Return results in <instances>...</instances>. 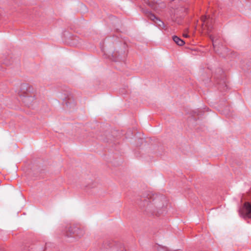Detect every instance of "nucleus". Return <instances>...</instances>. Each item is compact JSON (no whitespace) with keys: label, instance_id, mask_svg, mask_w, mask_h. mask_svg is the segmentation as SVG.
<instances>
[{"label":"nucleus","instance_id":"obj_1","mask_svg":"<svg viewBox=\"0 0 251 251\" xmlns=\"http://www.w3.org/2000/svg\"><path fill=\"white\" fill-rule=\"evenodd\" d=\"M136 203L147 213L159 216L162 214L165 210L167 205V200L165 197L162 195L147 192L137 199Z\"/></svg>","mask_w":251,"mask_h":251},{"label":"nucleus","instance_id":"obj_2","mask_svg":"<svg viewBox=\"0 0 251 251\" xmlns=\"http://www.w3.org/2000/svg\"><path fill=\"white\" fill-rule=\"evenodd\" d=\"M34 91V88L27 83H23L20 86L19 95L23 102L28 107L35 100Z\"/></svg>","mask_w":251,"mask_h":251},{"label":"nucleus","instance_id":"obj_3","mask_svg":"<svg viewBox=\"0 0 251 251\" xmlns=\"http://www.w3.org/2000/svg\"><path fill=\"white\" fill-rule=\"evenodd\" d=\"M100 251H126L124 245L121 242L111 239L103 241Z\"/></svg>","mask_w":251,"mask_h":251},{"label":"nucleus","instance_id":"obj_4","mask_svg":"<svg viewBox=\"0 0 251 251\" xmlns=\"http://www.w3.org/2000/svg\"><path fill=\"white\" fill-rule=\"evenodd\" d=\"M145 3L156 12H159L166 7L165 3L160 2V0H145Z\"/></svg>","mask_w":251,"mask_h":251},{"label":"nucleus","instance_id":"obj_5","mask_svg":"<svg viewBox=\"0 0 251 251\" xmlns=\"http://www.w3.org/2000/svg\"><path fill=\"white\" fill-rule=\"evenodd\" d=\"M148 18L154 22L155 25L158 26L160 29H164L165 30H168L166 27L164 23L160 19H158L153 13L148 10H145L144 11Z\"/></svg>","mask_w":251,"mask_h":251},{"label":"nucleus","instance_id":"obj_6","mask_svg":"<svg viewBox=\"0 0 251 251\" xmlns=\"http://www.w3.org/2000/svg\"><path fill=\"white\" fill-rule=\"evenodd\" d=\"M201 25L202 27V30L207 29L209 31L213 28L214 20L209 16H203L201 19Z\"/></svg>","mask_w":251,"mask_h":251},{"label":"nucleus","instance_id":"obj_7","mask_svg":"<svg viewBox=\"0 0 251 251\" xmlns=\"http://www.w3.org/2000/svg\"><path fill=\"white\" fill-rule=\"evenodd\" d=\"M239 213L244 218H251V203L245 202L243 208L239 209Z\"/></svg>","mask_w":251,"mask_h":251},{"label":"nucleus","instance_id":"obj_8","mask_svg":"<svg viewBox=\"0 0 251 251\" xmlns=\"http://www.w3.org/2000/svg\"><path fill=\"white\" fill-rule=\"evenodd\" d=\"M216 81L219 85L218 89L221 91H225L227 89V85L226 83L225 76L224 74L221 75L220 79L218 76L216 77Z\"/></svg>","mask_w":251,"mask_h":251},{"label":"nucleus","instance_id":"obj_9","mask_svg":"<svg viewBox=\"0 0 251 251\" xmlns=\"http://www.w3.org/2000/svg\"><path fill=\"white\" fill-rule=\"evenodd\" d=\"M63 102L67 106L70 108H73L75 105V101L72 95L69 94L63 98Z\"/></svg>","mask_w":251,"mask_h":251},{"label":"nucleus","instance_id":"obj_10","mask_svg":"<svg viewBox=\"0 0 251 251\" xmlns=\"http://www.w3.org/2000/svg\"><path fill=\"white\" fill-rule=\"evenodd\" d=\"M77 226H70L66 227L65 229L66 235L67 237H74L75 232L76 231Z\"/></svg>","mask_w":251,"mask_h":251},{"label":"nucleus","instance_id":"obj_11","mask_svg":"<svg viewBox=\"0 0 251 251\" xmlns=\"http://www.w3.org/2000/svg\"><path fill=\"white\" fill-rule=\"evenodd\" d=\"M76 231L75 232L74 237L76 236L78 238H81L85 234V231L83 229L80 228L79 226H77L75 230Z\"/></svg>","mask_w":251,"mask_h":251},{"label":"nucleus","instance_id":"obj_12","mask_svg":"<svg viewBox=\"0 0 251 251\" xmlns=\"http://www.w3.org/2000/svg\"><path fill=\"white\" fill-rule=\"evenodd\" d=\"M173 41L179 46H183L185 43V41L181 39L179 37L177 36H173Z\"/></svg>","mask_w":251,"mask_h":251},{"label":"nucleus","instance_id":"obj_13","mask_svg":"<svg viewBox=\"0 0 251 251\" xmlns=\"http://www.w3.org/2000/svg\"><path fill=\"white\" fill-rule=\"evenodd\" d=\"M157 250V251H180L179 250H171L169 249H168L167 247H165V246H162L161 245H158Z\"/></svg>","mask_w":251,"mask_h":251},{"label":"nucleus","instance_id":"obj_14","mask_svg":"<svg viewBox=\"0 0 251 251\" xmlns=\"http://www.w3.org/2000/svg\"><path fill=\"white\" fill-rule=\"evenodd\" d=\"M185 13H184L182 15H180L179 17L177 16V14L175 13L174 17L173 19L175 20V22H176L178 24H180V21L182 19V17L184 16Z\"/></svg>","mask_w":251,"mask_h":251},{"label":"nucleus","instance_id":"obj_15","mask_svg":"<svg viewBox=\"0 0 251 251\" xmlns=\"http://www.w3.org/2000/svg\"><path fill=\"white\" fill-rule=\"evenodd\" d=\"M201 115V111L199 109L193 111L191 113V116L193 117V118L195 120H196V118H195V116L196 115L200 116Z\"/></svg>","mask_w":251,"mask_h":251},{"label":"nucleus","instance_id":"obj_16","mask_svg":"<svg viewBox=\"0 0 251 251\" xmlns=\"http://www.w3.org/2000/svg\"><path fill=\"white\" fill-rule=\"evenodd\" d=\"M209 37L212 42L214 48L215 49L217 46V40H215L214 37L211 35H209Z\"/></svg>","mask_w":251,"mask_h":251},{"label":"nucleus","instance_id":"obj_17","mask_svg":"<svg viewBox=\"0 0 251 251\" xmlns=\"http://www.w3.org/2000/svg\"><path fill=\"white\" fill-rule=\"evenodd\" d=\"M29 244L26 243L25 244L23 247L22 250H23L24 251H29Z\"/></svg>","mask_w":251,"mask_h":251},{"label":"nucleus","instance_id":"obj_18","mask_svg":"<svg viewBox=\"0 0 251 251\" xmlns=\"http://www.w3.org/2000/svg\"><path fill=\"white\" fill-rule=\"evenodd\" d=\"M188 33L189 32H184L183 34V37L185 38H189L190 37V35Z\"/></svg>","mask_w":251,"mask_h":251},{"label":"nucleus","instance_id":"obj_19","mask_svg":"<svg viewBox=\"0 0 251 251\" xmlns=\"http://www.w3.org/2000/svg\"><path fill=\"white\" fill-rule=\"evenodd\" d=\"M181 10V11H184V12H185V13H186V12H187V9L186 8L181 7V10Z\"/></svg>","mask_w":251,"mask_h":251},{"label":"nucleus","instance_id":"obj_20","mask_svg":"<svg viewBox=\"0 0 251 251\" xmlns=\"http://www.w3.org/2000/svg\"><path fill=\"white\" fill-rule=\"evenodd\" d=\"M0 251H4L3 250L0 249Z\"/></svg>","mask_w":251,"mask_h":251},{"label":"nucleus","instance_id":"obj_21","mask_svg":"<svg viewBox=\"0 0 251 251\" xmlns=\"http://www.w3.org/2000/svg\"><path fill=\"white\" fill-rule=\"evenodd\" d=\"M221 71L223 73V71L222 70H219V72H221Z\"/></svg>","mask_w":251,"mask_h":251},{"label":"nucleus","instance_id":"obj_22","mask_svg":"<svg viewBox=\"0 0 251 251\" xmlns=\"http://www.w3.org/2000/svg\"><path fill=\"white\" fill-rule=\"evenodd\" d=\"M144 1L145 2V0H144Z\"/></svg>","mask_w":251,"mask_h":251}]
</instances>
